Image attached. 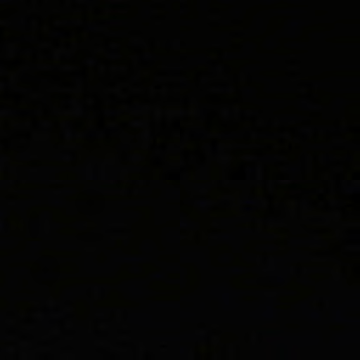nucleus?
I'll use <instances>...</instances> for the list:
<instances>
[{
  "label": "nucleus",
  "mask_w": 360,
  "mask_h": 360,
  "mask_svg": "<svg viewBox=\"0 0 360 360\" xmlns=\"http://www.w3.org/2000/svg\"><path fill=\"white\" fill-rule=\"evenodd\" d=\"M285 3H360V1H285Z\"/></svg>",
  "instance_id": "f257e3e1"
}]
</instances>
